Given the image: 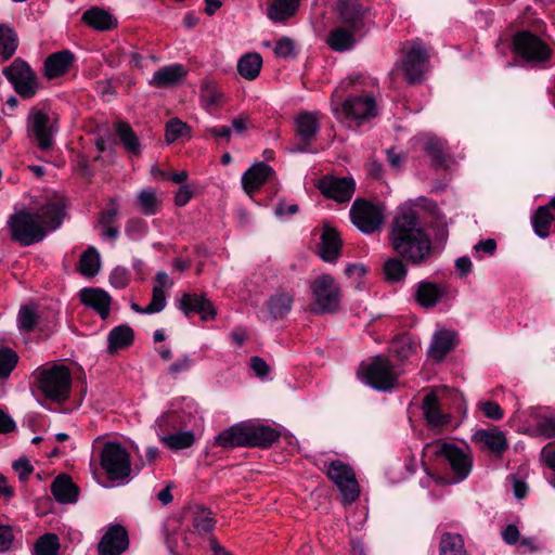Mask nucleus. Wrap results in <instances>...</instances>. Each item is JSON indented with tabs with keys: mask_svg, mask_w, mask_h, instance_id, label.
I'll list each match as a JSON object with an SVG mask.
<instances>
[{
	"mask_svg": "<svg viewBox=\"0 0 555 555\" xmlns=\"http://www.w3.org/2000/svg\"><path fill=\"white\" fill-rule=\"evenodd\" d=\"M17 354L10 348H0V377H8L17 363Z\"/></svg>",
	"mask_w": 555,
	"mask_h": 555,
	"instance_id": "nucleus-53",
	"label": "nucleus"
},
{
	"mask_svg": "<svg viewBox=\"0 0 555 555\" xmlns=\"http://www.w3.org/2000/svg\"><path fill=\"white\" fill-rule=\"evenodd\" d=\"M327 476L339 489L345 503L351 504L358 499L359 485L353 469L348 464L338 460L332 461L327 468Z\"/></svg>",
	"mask_w": 555,
	"mask_h": 555,
	"instance_id": "nucleus-11",
	"label": "nucleus"
},
{
	"mask_svg": "<svg viewBox=\"0 0 555 555\" xmlns=\"http://www.w3.org/2000/svg\"><path fill=\"white\" fill-rule=\"evenodd\" d=\"M191 358L184 354L169 366L168 373L171 376L177 377L179 374L186 372L191 367Z\"/></svg>",
	"mask_w": 555,
	"mask_h": 555,
	"instance_id": "nucleus-60",
	"label": "nucleus"
},
{
	"mask_svg": "<svg viewBox=\"0 0 555 555\" xmlns=\"http://www.w3.org/2000/svg\"><path fill=\"white\" fill-rule=\"evenodd\" d=\"M406 273L408 268L402 258H389L384 264V274L388 282L403 281Z\"/></svg>",
	"mask_w": 555,
	"mask_h": 555,
	"instance_id": "nucleus-47",
	"label": "nucleus"
},
{
	"mask_svg": "<svg viewBox=\"0 0 555 555\" xmlns=\"http://www.w3.org/2000/svg\"><path fill=\"white\" fill-rule=\"evenodd\" d=\"M134 339V332L129 325H118L114 327L107 337V352L115 353L119 349L128 348Z\"/></svg>",
	"mask_w": 555,
	"mask_h": 555,
	"instance_id": "nucleus-34",
	"label": "nucleus"
},
{
	"mask_svg": "<svg viewBox=\"0 0 555 555\" xmlns=\"http://www.w3.org/2000/svg\"><path fill=\"white\" fill-rule=\"evenodd\" d=\"M389 242L396 254L413 266L425 263L434 253L430 235L413 209L401 210L393 217Z\"/></svg>",
	"mask_w": 555,
	"mask_h": 555,
	"instance_id": "nucleus-1",
	"label": "nucleus"
},
{
	"mask_svg": "<svg viewBox=\"0 0 555 555\" xmlns=\"http://www.w3.org/2000/svg\"><path fill=\"white\" fill-rule=\"evenodd\" d=\"M455 337V333L448 330L436 332L428 349V356L436 361H441L454 348Z\"/></svg>",
	"mask_w": 555,
	"mask_h": 555,
	"instance_id": "nucleus-27",
	"label": "nucleus"
},
{
	"mask_svg": "<svg viewBox=\"0 0 555 555\" xmlns=\"http://www.w3.org/2000/svg\"><path fill=\"white\" fill-rule=\"evenodd\" d=\"M425 152L430 156L431 164L435 167L444 166L446 162V143L438 138H428L424 143Z\"/></svg>",
	"mask_w": 555,
	"mask_h": 555,
	"instance_id": "nucleus-44",
	"label": "nucleus"
},
{
	"mask_svg": "<svg viewBox=\"0 0 555 555\" xmlns=\"http://www.w3.org/2000/svg\"><path fill=\"white\" fill-rule=\"evenodd\" d=\"M70 372L64 366H53L39 373L38 384L44 396L53 401H65L69 396Z\"/></svg>",
	"mask_w": 555,
	"mask_h": 555,
	"instance_id": "nucleus-6",
	"label": "nucleus"
},
{
	"mask_svg": "<svg viewBox=\"0 0 555 555\" xmlns=\"http://www.w3.org/2000/svg\"><path fill=\"white\" fill-rule=\"evenodd\" d=\"M341 111L351 119H365L376 115V103L372 95L351 96L341 104Z\"/></svg>",
	"mask_w": 555,
	"mask_h": 555,
	"instance_id": "nucleus-19",
	"label": "nucleus"
},
{
	"mask_svg": "<svg viewBox=\"0 0 555 555\" xmlns=\"http://www.w3.org/2000/svg\"><path fill=\"white\" fill-rule=\"evenodd\" d=\"M478 408L483 412L486 417L493 421H499L504 415L501 406L494 401H482L478 404Z\"/></svg>",
	"mask_w": 555,
	"mask_h": 555,
	"instance_id": "nucleus-56",
	"label": "nucleus"
},
{
	"mask_svg": "<svg viewBox=\"0 0 555 555\" xmlns=\"http://www.w3.org/2000/svg\"><path fill=\"white\" fill-rule=\"evenodd\" d=\"M336 12L341 24L353 31H359L365 26L370 8L364 7L359 0H338Z\"/></svg>",
	"mask_w": 555,
	"mask_h": 555,
	"instance_id": "nucleus-14",
	"label": "nucleus"
},
{
	"mask_svg": "<svg viewBox=\"0 0 555 555\" xmlns=\"http://www.w3.org/2000/svg\"><path fill=\"white\" fill-rule=\"evenodd\" d=\"M513 42L515 51L528 61L543 62L550 56L548 47L529 31L516 34Z\"/></svg>",
	"mask_w": 555,
	"mask_h": 555,
	"instance_id": "nucleus-13",
	"label": "nucleus"
},
{
	"mask_svg": "<svg viewBox=\"0 0 555 555\" xmlns=\"http://www.w3.org/2000/svg\"><path fill=\"white\" fill-rule=\"evenodd\" d=\"M82 21L100 31L111 30L117 26V20L113 14L99 7H92L83 12Z\"/></svg>",
	"mask_w": 555,
	"mask_h": 555,
	"instance_id": "nucleus-29",
	"label": "nucleus"
},
{
	"mask_svg": "<svg viewBox=\"0 0 555 555\" xmlns=\"http://www.w3.org/2000/svg\"><path fill=\"white\" fill-rule=\"evenodd\" d=\"M51 491L60 503H74L78 496V488L67 475L57 476L51 485Z\"/></svg>",
	"mask_w": 555,
	"mask_h": 555,
	"instance_id": "nucleus-31",
	"label": "nucleus"
},
{
	"mask_svg": "<svg viewBox=\"0 0 555 555\" xmlns=\"http://www.w3.org/2000/svg\"><path fill=\"white\" fill-rule=\"evenodd\" d=\"M101 466L112 481H122L131 474L129 452L118 442H106L100 455Z\"/></svg>",
	"mask_w": 555,
	"mask_h": 555,
	"instance_id": "nucleus-3",
	"label": "nucleus"
},
{
	"mask_svg": "<svg viewBox=\"0 0 555 555\" xmlns=\"http://www.w3.org/2000/svg\"><path fill=\"white\" fill-rule=\"evenodd\" d=\"M440 555H467L464 541L460 534L443 533L439 544Z\"/></svg>",
	"mask_w": 555,
	"mask_h": 555,
	"instance_id": "nucleus-42",
	"label": "nucleus"
},
{
	"mask_svg": "<svg viewBox=\"0 0 555 555\" xmlns=\"http://www.w3.org/2000/svg\"><path fill=\"white\" fill-rule=\"evenodd\" d=\"M100 264V255L98 250L94 247L90 246L80 256L79 271L82 275L91 278L99 272Z\"/></svg>",
	"mask_w": 555,
	"mask_h": 555,
	"instance_id": "nucleus-43",
	"label": "nucleus"
},
{
	"mask_svg": "<svg viewBox=\"0 0 555 555\" xmlns=\"http://www.w3.org/2000/svg\"><path fill=\"white\" fill-rule=\"evenodd\" d=\"M18 46L17 34L7 24H0V54L4 60L13 56Z\"/></svg>",
	"mask_w": 555,
	"mask_h": 555,
	"instance_id": "nucleus-40",
	"label": "nucleus"
},
{
	"mask_svg": "<svg viewBox=\"0 0 555 555\" xmlns=\"http://www.w3.org/2000/svg\"><path fill=\"white\" fill-rule=\"evenodd\" d=\"M183 65L172 64L164 66L154 73L150 85L156 88H169L180 83L186 76Z\"/></svg>",
	"mask_w": 555,
	"mask_h": 555,
	"instance_id": "nucleus-23",
	"label": "nucleus"
},
{
	"mask_svg": "<svg viewBox=\"0 0 555 555\" xmlns=\"http://www.w3.org/2000/svg\"><path fill=\"white\" fill-rule=\"evenodd\" d=\"M160 441L171 450H181L193 446L195 436L192 431H179L162 437Z\"/></svg>",
	"mask_w": 555,
	"mask_h": 555,
	"instance_id": "nucleus-46",
	"label": "nucleus"
},
{
	"mask_svg": "<svg viewBox=\"0 0 555 555\" xmlns=\"http://www.w3.org/2000/svg\"><path fill=\"white\" fill-rule=\"evenodd\" d=\"M223 93L215 82L205 81L201 87V100L206 108L220 105Z\"/></svg>",
	"mask_w": 555,
	"mask_h": 555,
	"instance_id": "nucleus-48",
	"label": "nucleus"
},
{
	"mask_svg": "<svg viewBox=\"0 0 555 555\" xmlns=\"http://www.w3.org/2000/svg\"><path fill=\"white\" fill-rule=\"evenodd\" d=\"M2 74L13 85L15 92L24 99H31L39 90L36 73L22 59H15L11 65L3 68Z\"/></svg>",
	"mask_w": 555,
	"mask_h": 555,
	"instance_id": "nucleus-7",
	"label": "nucleus"
},
{
	"mask_svg": "<svg viewBox=\"0 0 555 555\" xmlns=\"http://www.w3.org/2000/svg\"><path fill=\"white\" fill-rule=\"evenodd\" d=\"M166 307V295L159 286L153 287L152 300L145 307L146 314L160 312Z\"/></svg>",
	"mask_w": 555,
	"mask_h": 555,
	"instance_id": "nucleus-54",
	"label": "nucleus"
},
{
	"mask_svg": "<svg viewBox=\"0 0 555 555\" xmlns=\"http://www.w3.org/2000/svg\"><path fill=\"white\" fill-rule=\"evenodd\" d=\"M29 135L36 141L41 151L53 146V134L56 130L55 119L41 109L33 108L27 118Z\"/></svg>",
	"mask_w": 555,
	"mask_h": 555,
	"instance_id": "nucleus-10",
	"label": "nucleus"
},
{
	"mask_svg": "<svg viewBox=\"0 0 555 555\" xmlns=\"http://www.w3.org/2000/svg\"><path fill=\"white\" fill-rule=\"evenodd\" d=\"M64 214V205L61 202L48 203L37 212L20 210L8 220L11 237L22 246L38 243L44 238L48 230L53 231L60 227Z\"/></svg>",
	"mask_w": 555,
	"mask_h": 555,
	"instance_id": "nucleus-2",
	"label": "nucleus"
},
{
	"mask_svg": "<svg viewBox=\"0 0 555 555\" xmlns=\"http://www.w3.org/2000/svg\"><path fill=\"white\" fill-rule=\"evenodd\" d=\"M294 297L289 293L281 292L269 297L266 302L267 310L274 320L283 319L293 307Z\"/></svg>",
	"mask_w": 555,
	"mask_h": 555,
	"instance_id": "nucleus-35",
	"label": "nucleus"
},
{
	"mask_svg": "<svg viewBox=\"0 0 555 555\" xmlns=\"http://www.w3.org/2000/svg\"><path fill=\"white\" fill-rule=\"evenodd\" d=\"M115 130L122 146L128 153L134 156L141 154L140 140L129 124L125 121H118L115 125Z\"/></svg>",
	"mask_w": 555,
	"mask_h": 555,
	"instance_id": "nucleus-36",
	"label": "nucleus"
},
{
	"mask_svg": "<svg viewBox=\"0 0 555 555\" xmlns=\"http://www.w3.org/2000/svg\"><path fill=\"white\" fill-rule=\"evenodd\" d=\"M359 374L366 384L384 391L393 388L398 378L393 365L383 356L373 358L369 363H362Z\"/></svg>",
	"mask_w": 555,
	"mask_h": 555,
	"instance_id": "nucleus-5",
	"label": "nucleus"
},
{
	"mask_svg": "<svg viewBox=\"0 0 555 555\" xmlns=\"http://www.w3.org/2000/svg\"><path fill=\"white\" fill-rule=\"evenodd\" d=\"M300 0H269L268 17L282 23L294 16L299 8Z\"/></svg>",
	"mask_w": 555,
	"mask_h": 555,
	"instance_id": "nucleus-32",
	"label": "nucleus"
},
{
	"mask_svg": "<svg viewBox=\"0 0 555 555\" xmlns=\"http://www.w3.org/2000/svg\"><path fill=\"white\" fill-rule=\"evenodd\" d=\"M14 470L18 474L22 481H26L33 474L34 467L27 457H20L13 463Z\"/></svg>",
	"mask_w": 555,
	"mask_h": 555,
	"instance_id": "nucleus-58",
	"label": "nucleus"
},
{
	"mask_svg": "<svg viewBox=\"0 0 555 555\" xmlns=\"http://www.w3.org/2000/svg\"><path fill=\"white\" fill-rule=\"evenodd\" d=\"M428 62L429 56L426 49L420 41H414L400 64L409 83L413 85L423 81L424 75L428 68Z\"/></svg>",
	"mask_w": 555,
	"mask_h": 555,
	"instance_id": "nucleus-12",
	"label": "nucleus"
},
{
	"mask_svg": "<svg viewBox=\"0 0 555 555\" xmlns=\"http://www.w3.org/2000/svg\"><path fill=\"white\" fill-rule=\"evenodd\" d=\"M14 540L13 531L10 526L0 525V552L8 551Z\"/></svg>",
	"mask_w": 555,
	"mask_h": 555,
	"instance_id": "nucleus-61",
	"label": "nucleus"
},
{
	"mask_svg": "<svg viewBox=\"0 0 555 555\" xmlns=\"http://www.w3.org/2000/svg\"><path fill=\"white\" fill-rule=\"evenodd\" d=\"M555 220L554 215L548 211L546 206H540L532 216V227L534 233L541 237L546 238L550 234V228Z\"/></svg>",
	"mask_w": 555,
	"mask_h": 555,
	"instance_id": "nucleus-39",
	"label": "nucleus"
},
{
	"mask_svg": "<svg viewBox=\"0 0 555 555\" xmlns=\"http://www.w3.org/2000/svg\"><path fill=\"white\" fill-rule=\"evenodd\" d=\"M391 350L400 360H405L416 352V344L409 335H401L392 341Z\"/></svg>",
	"mask_w": 555,
	"mask_h": 555,
	"instance_id": "nucleus-49",
	"label": "nucleus"
},
{
	"mask_svg": "<svg viewBox=\"0 0 555 555\" xmlns=\"http://www.w3.org/2000/svg\"><path fill=\"white\" fill-rule=\"evenodd\" d=\"M211 512L204 507L197 506L193 511V526L196 530L202 532H209L215 528V519Z\"/></svg>",
	"mask_w": 555,
	"mask_h": 555,
	"instance_id": "nucleus-50",
	"label": "nucleus"
},
{
	"mask_svg": "<svg viewBox=\"0 0 555 555\" xmlns=\"http://www.w3.org/2000/svg\"><path fill=\"white\" fill-rule=\"evenodd\" d=\"M341 240L338 232L325 225L321 235L320 257L326 262H334L340 255Z\"/></svg>",
	"mask_w": 555,
	"mask_h": 555,
	"instance_id": "nucleus-24",
	"label": "nucleus"
},
{
	"mask_svg": "<svg viewBox=\"0 0 555 555\" xmlns=\"http://www.w3.org/2000/svg\"><path fill=\"white\" fill-rule=\"evenodd\" d=\"M274 170L263 162L254 164L242 176V185L244 191L251 196L259 190L272 176Z\"/></svg>",
	"mask_w": 555,
	"mask_h": 555,
	"instance_id": "nucleus-20",
	"label": "nucleus"
},
{
	"mask_svg": "<svg viewBox=\"0 0 555 555\" xmlns=\"http://www.w3.org/2000/svg\"><path fill=\"white\" fill-rule=\"evenodd\" d=\"M206 132L217 141L218 140L230 141L231 134H232L231 128L228 126L208 127L206 129Z\"/></svg>",
	"mask_w": 555,
	"mask_h": 555,
	"instance_id": "nucleus-62",
	"label": "nucleus"
},
{
	"mask_svg": "<svg viewBox=\"0 0 555 555\" xmlns=\"http://www.w3.org/2000/svg\"><path fill=\"white\" fill-rule=\"evenodd\" d=\"M423 413L429 426L438 428L449 424L450 414L442 413L438 398L434 392L428 393L423 400Z\"/></svg>",
	"mask_w": 555,
	"mask_h": 555,
	"instance_id": "nucleus-30",
	"label": "nucleus"
},
{
	"mask_svg": "<svg viewBox=\"0 0 555 555\" xmlns=\"http://www.w3.org/2000/svg\"><path fill=\"white\" fill-rule=\"evenodd\" d=\"M250 366L259 377H266L270 372V367L267 362L257 356L250 359Z\"/></svg>",
	"mask_w": 555,
	"mask_h": 555,
	"instance_id": "nucleus-63",
	"label": "nucleus"
},
{
	"mask_svg": "<svg viewBox=\"0 0 555 555\" xmlns=\"http://www.w3.org/2000/svg\"><path fill=\"white\" fill-rule=\"evenodd\" d=\"M117 215L118 205L113 198H111L109 208L100 214L99 223L103 227L112 225L115 222Z\"/></svg>",
	"mask_w": 555,
	"mask_h": 555,
	"instance_id": "nucleus-59",
	"label": "nucleus"
},
{
	"mask_svg": "<svg viewBox=\"0 0 555 555\" xmlns=\"http://www.w3.org/2000/svg\"><path fill=\"white\" fill-rule=\"evenodd\" d=\"M61 544L55 533H44L34 543L33 555H59Z\"/></svg>",
	"mask_w": 555,
	"mask_h": 555,
	"instance_id": "nucleus-41",
	"label": "nucleus"
},
{
	"mask_svg": "<svg viewBox=\"0 0 555 555\" xmlns=\"http://www.w3.org/2000/svg\"><path fill=\"white\" fill-rule=\"evenodd\" d=\"M474 441L482 443V447L491 453L501 455L508 448L507 439L499 427L490 429H478L474 436Z\"/></svg>",
	"mask_w": 555,
	"mask_h": 555,
	"instance_id": "nucleus-21",
	"label": "nucleus"
},
{
	"mask_svg": "<svg viewBox=\"0 0 555 555\" xmlns=\"http://www.w3.org/2000/svg\"><path fill=\"white\" fill-rule=\"evenodd\" d=\"M311 291L314 297V307L311 308V311L315 313H332L338 309L340 289L333 276L330 274L319 276L311 284Z\"/></svg>",
	"mask_w": 555,
	"mask_h": 555,
	"instance_id": "nucleus-9",
	"label": "nucleus"
},
{
	"mask_svg": "<svg viewBox=\"0 0 555 555\" xmlns=\"http://www.w3.org/2000/svg\"><path fill=\"white\" fill-rule=\"evenodd\" d=\"M39 314L31 307H22L18 311V327L25 332H31L39 322Z\"/></svg>",
	"mask_w": 555,
	"mask_h": 555,
	"instance_id": "nucleus-52",
	"label": "nucleus"
},
{
	"mask_svg": "<svg viewBox=\"0 0 555 555\" xmlns=\"http://www.w3.org/2000/svg\"><path fill=\"white\" fill-rule=\"evenodd\" d=\"M295 52L294 41L288 37H282L275 44L274 53L279 57H288Z\"/></svg>",
	"mask_w": 555,
	"mask_h": 555,
	"instance_id": "nucleus-57",
	"label": "nucleus"
},
{
	"mask_svg": "<svg viewBox=\"0 0 555 555\" xmlns=\"http://www.w3.org/2000/svg\"><path fill=\"white\" fill-rule=\"evenodd\" d=\"M262 66V59L258 53H247L243 55L237 63L238 74L248 80L258 77Z\"/></svg>",
	"mask_w": 555,
	"mask_h": 555,
	"instance_id": "nucleus-38",
	"label": "nucleus"
},
{
	"mask_svg": "<svg viewBox=\"0 0 555 555\" xmlns=\"http://www.w3.org/2000/svg\"><path fill=\"white\" fill-rule=\"evenodd\" d=\"M193 192L188 185H182L175 196V203L177 206H185L192 198Z\"/></svg>",
	"mask_w": 555,
	"mask_h": 555,
	"instance_id": "nucleus-64",
	"label": "nucleus"
},
{
	"mask_svg": "<svg viewBox=\"0 0 555 555\" xmlns=\"http://www.w3.org/2000/svg\"><path fill=\"white\" fill-rule=\"evenodd\" d=\"M179 308L186 317L195 312L199 314L204 321L212 320L217 314L212 302L205 295L183 294L179 302Z\"/></svg>",
	"mask_w": 555,
	"mask_h": 555,
	"instance_id": "nucleus-18",
	"label": "nucleus"
},
{
	"mask_svg": "<svg viewBox=\"0 0 555 555\" xmlns=\"http://www.w3.org/2000/svg\"><path fill=\"white\" fill-rule=\"evenodd\" d=\"M248 447L268 448L280 438V433L270 426L246 423Z\"/></svg>",
	"mask_w": 555,
	"mask_h": 555,
	"instance_id": "nucleus-26",
	"label": "nucleus"
},
{
	"mask_svg": "<svg viewBox=\"0 0 555 555\" xmlns=\"http://www.w3.org/2000/svg\"><path fill=\"white\" fill-rule=\"evenodd\" d=\"M216 442L223 448L248 447L246 423L221 431L216 438Z\"/></svg>",
	"mask_w": 555,
	"mask_h": 555,
	"instance_id": "nucleus-33",
	"label": "nucleus"
},
{
	"mask_svg": "<svg viewBox=\"0 0 555 555\" xmlns=\"http://www.w3.org/2000/svg\"><path fill=\"white\" fill-rule=\"evenodd\" d=\"M318 188L324 196L338 203H346L351 199L356 183L351 177L325 176L319 181Z\"/></svg>",
	"mask_w": 555,
	"mask_h": 555,
	"instance_id": "nucleus-15",
	"label": "nucleus"
},
{
	"mask_svg": "<svg viewBox=\"0 0 555 555\" xmlns=\"http://www.w3.org/2000/svg\"><path fill=\"white\" fill-rule=\"evenodd\" d=\"M81 301L99 312L102 319L109 313L111 298L108 294L100 288H83L79 293Z\"/></svg>",
	"mask_w": 555,
	"mask_h": 555,
	"instance_id": "nucleus-28",
	"label": "nucleus"
},
{
	"mask_svg": "<svg viewBox=\"0 0 555 555\" xmlns=\"http://www.w3.org/2000/svg\"><path fill=\"white\" fill-rule=\"evenodd\" d=\"M425 449L431 451L434 455L442 459L450 465L456 482L464 480L469 475L472 459L457 446L449 442L435 441L427 444Z\"/></svg>",
	"mask_w": 555,
	"mask_h": 555,
	"instance_id": "nucleus-8",
	"label": "nucleus"
},
{
	"mask_svg": "<svg viewBox=\"0 0 555 555\" xmlns=\"http://www.w3.org/2000/svg\"><path fill=\"white\" fill-rule=\"evenodd\" d=\"M353 33L350 28L336 27L330 33L327 44L334 51L343 52L349 50L356 43Z\"/></svg>",
	"mask_w": 555,
	"mask_h": 555,
	"instance_id": "nucleus-37",
	"label": "nucleus"
},
{
	"mask_svg": "<svg viewBox=\"0 0 555 555\" xmlns=\"http://www.w3.org/2000/svg\"><path fill=\"white\" fill-rule=\"evenodd\" d=\"M349 214L353 225L365 234L379 231L385 221L384 205L364 198H357Z\"/></svg>",
	"mask_w": 555,
	"mask_h": 555,
	"instance_id": "nucleus-4",
	"label": "nucleus"
},
{
	"mask_svg": "<svg viewBox=\"0 0 555 555\" xmlns=\"http://www.w3.org/2000/svg\"><path fill=\"white\" fill-rule=\"evenodd\" d=\"M191 128L179 118H171L166 124V141L172 143L180 138L190 137Z\"/></svg>",
	"mask_w": 555,
	"mask_h": 555,
	"instance_id": "nucleus-51",
	"label": "nucleus"
},
{
	"mask_svg": "<svg viewBox=\"0 0 555 555\" xmlns=\"http://www.w3.org/2000/svg\"><path fill=\"white\" fill-rule=\"evenodd\" d=\"M535 431L545 438H555V416L540 417L535 425Z\"/></svg>",
	"mask_w": 555,
	"mask_h": 555,
	"instance_id": "nucleus-55",
	"label": "nucleus"
},
{
	"mask_svg": "<svg viewBox=\"0 0 555 555\" xmlns=\"http://www.w3.org/2000/svg\"><path fill=\"white\" fill-rule=\"evenodd\" d=\"M128 546L127 530L121 525H112L98 544V555H120Z\"/></svg>",
	"mask_w": 555,
	"mask_h": 555,
	"instance_id": "nucleus-16",
	"label": "nucleus"
},
{
	"mask_svg": "<svg viewBox=\"0 0 555 555\" xmlns=\"http://www.w3.org/2000/svg\"><path fill=\"white\" fill-rule=\"evenodd\" d=\"M137 203L142 214L155 215L158 211L160 201L153 189L142 190L137 196Z\"/></svg>",
	"mask_w": 555,
	"mask_h": 555,
	"instance_id": "nucleus-45",
	"label": "nucleus"
},
{
	"mask_svg": "<svg viewBox=\"0 0 555 555\" xmlns=\"http://www.w3.org/2000/svg\"><path fill=\"white\" fill-rule=\"evenodd\" d=\"M320 129L317 114L311 112L300 113L296 118V133L300 143L294 152H308L309 145L314 141Z\"/></svg>",
	"mask_w": 555,
	"mask_h": 555,
	"instance_id": "nucleus-17",
	"label": "nucleus"
},
{
	"mask_svg": "<svg viewBox=\"0 0 555 555\" xmlns=\"http://www.w3.org/2000/svg\"><path fill=\"white\" fill-rule=\"evenodd\" d=\"M446 294V287L428 281L417 284L415 291L416 301L424 308L435 307Z\"/></svg>",
	"mask_w": 555,
	"mask_h": 555,
	"instance_id": "nucleus-25",
	"label": "nucleus"
},
{
	"mask_svg": "<svg viewBox=\"0 0 555 555\" xmlns=\"http://www.w3.org/2000/svg\"><path fill=\"white\" fill-rule=\"evenodd\" d=\"M74 62V54L69 50H63L49 55L44 61V76L54 79L65 75Z\"/></svg>",
	"mask_w": 555,
	"mask_h": 555,
	"instance_id": "nucleus-22",
	"label": "nucleus"
}]
</instances>
